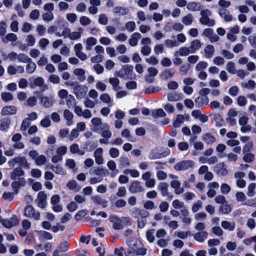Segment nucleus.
<instances>
[{"instance_id": "nucleus-29", "label": "nucleus", "mask_w": 256, "mask_h": 256, "mask_svg": "<svg viewBox=\"0 0 256 256\" xmlns=\"http://www.w3.org/2000/svg\"><path fill=\"white\" fill-rule=\"evenodd\" d=\"M142 38V35L138 32H134L128 40V43L132 46H135L138 44V40Z\"/></svg>"}, {"instance_id": "nucleus-30", "label": "nucleus", "mask_w": 256, "mask_h": 256, "mask_svg": "<svg viewBox=\"0 0 256 256\" xmlns=\"http://www.w3.org/2000/svg\"><path fill=\"white\" fill-rule=\"evenodd\" d=\"M186 8L190 11H199L202 8V6L200 2H190L187 4Z\"/></svg>"}, {"instance_id": "nucleus-1", "label": "nucleus", "mask_w": 256, "mask_h": 256, "mask_svg": "<svg viewBox=\"0 0 256 256\" xmlns=\"http://www.w3.org/2000/svg\"><path fill=\"white\" fill-rule=\"evenodd\" d=\"M128 248L125 252L126 256H144L146 250L142 246V242L136 239L130 238L127 242Z\"/></svg>"}, {"instance_id": "nucleus-15", "label": "nucleus", "mask_w": 256, "mask_h": 256, "mask_svg": "<svg viewBox=\"0 0 256 256\" xmlns=\"http://www.w3.org/2000/svg\"><path fill=\"white\" fill-rule=\"evenodd\" d=\"M22 228L20 229L18 231L19 234L22 237L25 236L28 234V230L31 228L30 222L27 220L24 219L22 222Z\"/></svg>"}, {"instance_id": "nucleus-12", "label": "nucleus", "mask_w": 256, "mask_h": 256, "mask_svg": "<svg viewBox=\"0 0 256 256\" xmlns=\"http://www.w3.org/2000/svg\"><path fill=\"white\" fill-rule=\"evenodd\" d=\"M18 223L19 220L18 216L16 215L12 216L10 218L3 220L2 222V226L8 228H12L18 224Z\"/></svg>"}, {"instance_id": "nucleus-22", "label": "nucleus", "mask_w": 256, "mask_h": 256, "mask_svg": "<svg viewBox=\"0 0 256 256\" xmlns=\"http://www.w3.org/2000/svg\"><path fill=\"white\" fill-rule=\"evenodd\" d=\"M64 118L66 120V124L70 126L74 124V114L68 110H64Z\"/></svg>"}, {"instance_id": "nucleus-18", "label": "nucleus", "mask_w": 256, "mask_h": 256, "mask_svg": "<svg viewBox=\"0 0 256 256\" xmlns=\"http://www.w3.org/2000/svg\"><path fill=\"white\" fill-rule=\"evenodd\" d=\"M172 206L175 209H180L181 214H187V208L184 206L183 202L178 199L174 200L172 202Z\"/></svg>"}, {"instance_id": "nucleus-5", "label": "nucleus", "mask_w": 256, "mask_h": 256, "mask_svg": "<svg viewBox=\"0 0 256 256\" xmlns=\"http://www.w3.org/2000/svg\"><path fill=\"white\" fill-rule=\"evenodd\" d=\"M82 28H80L78 31L71 32L70 30L68 27L64 28H63V36L64 38H68L71 40H76L80 38Z\"/></svg>"}, {"instance_id": "nucleus-44", "label": "nucleus", "mask_w": 256, "mask_h": 256, "mask_svg": "<svg viewBox=\"0 0 256 256\" xmlns=\"http://www.w3.org/2000/svg\"><path fill=\"white\" fill-rule=\"evenodd\" d=\"M26 63L27 64L26 66V72L29 74L34 72L36 68V65L35 62H32V59H30V60Z\"/></svg>"}, {"instance_id": "nucleus-3", "label": "nucleus", "mask_w": 256, "mask_h": 256, "mask_svg": "<svg viewBox=\"0 0 256 256\" xmlns=\"http://www.w3.org/2000/svg\"><path fill=\"white\" fill-rule=\"evenodd\" d=\"M200 14V18L199 20L202 24L208 26H212L215 24V20L210 18V16L212 15V12L210 10L208 9L202 10H201Z\"/></svg>"}, {"instance_id": "nucleus-37", "label": "nucleus", "mask_w": 256, "mask_h": 256, "mask_svg": "<svg viewBox=\"0 0 256 256\" xmlns=\"http://www.w3.org/2000/svg\"><path fill=\"white\" fill-rule=\"evenodd\" d=\"M107 166L112 171L111 176L114 177L118 173V170L116 169V165L112 160H110L107 162Z\"/></svg>"}, {"instance_id": "nucleus-26", "label": "nucleus", "mask_w": 256, "mask_h": 256, "mask_svg": "<svg viewBox=\"0 0 256 256\" xmlns=\"http://www.w3.org/2000/svg\"><path fill=\"white\" fill-rule=\"evenodd\" d=\"M17 108L13 106H8L4 107L1 112L2 116L12 115L16 112Z\"/></svg>"}, {"instance_id": "nucleus-64", "label": "nucleus", "mask_w": 256, "mask_h": 256, "mask_svg": "<svg viewBox=\"0 0 256 256\" xmlns=\"http://www.w3.org/2000/svg\"><path fill=\"white\" fill-rule=\"evenodd\" d=\"M256 184L251 183L248 186L247 195L250 197H252L255 194L254 190L256 188Z\"/></svg>"}, {"instance_id": "nucleus-41", "label": "nucleus", "mask_w": 256, "mask_h": 256, "mask_svg": "<svg viewBox=\"0 0 256 256\" xmlns=\"http://www.w3.org/2000/svg\"><path fill=\"white\" fill-rule=\"evenodd\" d=\"M183 24L186 26H190L194 22V16L192 14H188L184 16L182 18Z\"/></svg>"}, {"instance_id": "nucleus-27", "label": "nucleus", "mask_w": 256, "mask_h": 256, "mask_svg": "<svg viewBox=\"0 0 256 256\" xmlns=\"http://www.w3.org/2000/svg\"><path fill=\"white\" fill-rule=\"evenodd\" d=\"M24 174V172L20 168H16L11 172L10 176L12 180H16L23 178Z\"/></svg>"}, {"instance_id": "nucleus-25", "label": "nucleus", "mask_w": 256, "mask_h": 256, "mask_svg": "<svg viewBox=\"0 0 256 256\" xmlns=\"http://www.w3.org/2000/svg\"><path fill=\"white\" fill-rule=\"evenodd\" d=\"M208 237V233L206 231H200L194 235V238L199 242H202Z\"/></svg>"}, {"instance_id": "nucleus-10", "label": "nucleus", "mask_w": 256, "mask_h": 256, "mask_svg": "<svg viewBox=\"0 0 256 256\" xmlns=\"http://www.w3.org/2000/svg\"><path fill=\"white\" fill-rule=\"evenodd\" d=\"M194 163L192 160H184L177 163L174 166L176 170H185L194 167Z\"/></svg>"}, {"instance_id": "nucleus-33", "label": "nucleus", "mask_w": 256, "mask_h": 256, "mask_svg": "<svg viewBox=\"0 0 256 256\" xmlns=\"http://www.w3.org/2000/svg\"><path fill=\"white\" fill-rule=\"evenodd\" d=\"M17 40V36L14 33H8L2 38V42L5 44H7L8 42H15Z\"/></svg>"}, {"instance_id": "nucleus-50", "label": "nucleus", "mask_w": 256, "mask_h": 256, "mask_svg": "<svg viewBox=\"0 0 256 256\" xmlns=\"http://www.w3.org/2000/svg\"><path fill=\"white\" fill-rule=\"evenodd\" d=\"M167 98L170 102H176L180 99V96L176 92H171L168 94Z\"/></svg>"}, {"instance_id": "nucleus-8", "label": "nucleus", "mask_w": 256, "mask_h": 256, "mask_svg": "<svg viewBox=\"0 0 256 256\" xmlns=\"http://www.w3.org/2000/svg\"><path fill=\"white\" fill-rule=\"evenodd\" d=\"M73 89L74 93L78 99L84 98L88 91V86L84 84H76Z\"/></svg>"}, {"instance_id": "nucleus-38", "label": "nucleus", "mask_w": 256, "mask_h": 256, "mask_svg": "<svg viewBox=\"0 0 256 256\" xmlns=\"http://www.w3.org/2000/svg\"><path fill=\"white\" fill-rule=\"evenodd\" d=\"M204 52L206 58H212L214 52V46L212 44L207 45L204 49Z\"/></svg>"}, {"instance_id": "nucleus-52", "label": "nucleus", "mask_w": 256, "mask_h": 256, "mask_svg": "<svg viewBox=\"0 0 256 256\" xmlns=\"http://www.w3.org/2000/svg\"><path fill=\"white\" fill-rule=\"evenodd\" d=\"M54 26L56 28V36L58 37L63 36V35H62L63 34V28H67V26H65L62 22H58L57 24L54 25Z\"/></svg>"}, {"instance_id": "nucleus-24", "label": "nucleus", "mask_w": 256, "mask_h": 256, "mask_svg": "<svg viewBox=\"0 0 256 256\" xmlns=\"http://www.w3.org/2000/svg\"><path fill=\"white\" fill-rule=\"evenodd\" d=\"M189 119L188 116H184L182 114H178L176 116V118L173 122V126L174 128H179L182 124H183L186 120H188Z\"/></svg>"}, {"instance_id": "nucleus-34", "label": "nucleus", "mask_w": 256, "mask_h": 256, "mask_svg": "<svg viewBox=\"0 0 256 256\" xmlns=\"http://www.w3.org/2000/svg\"><path fill=\"white\" fill-rule=\"evenodd\" d=\"M209 102L208 96H200L195 100V103L199 107L206 106Z\"/></svg>"}, {"instance_id": "nucleus-49", "label": "nucleus", "mask_w": 256, "mask_h": 256, "mask_svg": "<svg viewBox=\"0 0 256 256\" xmlns=\"http://www.w3.org/2000/svg\"><path fill=\"white\" fill-rule=\"evenodd\" d=\"M97 40L94 37L88 38L86 40V50H90L92 47L96 44Z\"/></svg>"}, {"instance_id": "nucleus-42", "label": "nucleus", "mask_w": 256, "mask_h": 256, "mask_svg": "<svg viewBox=\"0 0 256 256\" xmlns=\"http://www.w3.org/2000/svg\"><path fill=\"white\" fill-rule=\"evenodd\" d=\"M151 114L154 118H158L164 117L166 113L162 108H158L152 110Z\"/></svg>"}, {"instance_id": "nucleus-39", "label": "nucleus", "mask_w": 256, "mask_h": 256, "mask_svg": "<svg viewBox=\"0 0 256 256\" xmlns=\"http://www.w3.org/2000/svg\"><path fill=\"white\" fill-rule=\"evenodd\" d=\"M114 12L118 16H125L128 12V8L123 6H115L114 8Z\"/></svg>"}, {"instance_id": "nucleus-45", "label": "nucleus", "mask_w": 256, "mask_h": 256, "mask_svg": "<svg viewBox=\"0 0 256 256\" xmlns=\"http://www.w3.org/2000/svg\"><path fill=\"white\" fill-rule=\"evenodd\" d=\"M108 81L114 91H118L121 89V88L120 86V80L118 78H111L109 79Z\"/></svg>"}, {"instance_id": "nucleus-60", "label": "nucleus", "mask_w": 256, "mask_h": 256, "mask_svg": "<svg viewBox=\"0 0 256 256\" xmlns=\"http://www.w3.org/2000/svg\"><path fill=\"white\" fill-rule=\"evenodd\" d=\"M156 169L158 170L156 172V177L159 180H164L167 177V174L164 171L160 170V168L156 166Z\"/></svg>"}, {"instance_id": "nucleus-51", "label": "nucleus", "mask_w": 256, "mask_h": 256, "mask_svg": "<svg viewBox=\"0 0 256 256\" xmlns=\"http://www.w3.org/2000/svg\"><path fill=\"white\" fill-rule=\"evenodd\" d=\"M219 210L221 213L228 214L231 212L232 207L230 205L228 204V202H226L220 206Z\"/></svg>"}, {"instance_id": "nucleus-59", "label": "nucleus", "mask_w": 256, "mask_h": 256, "mask_svg": "<svg viewBox=\"0 0 256 256\" xmlns=\"http://www.w3.org/2000/svg\"><path fill=\"white\" fill-rule=\"evenodd\" d=\"M166 46L168 48H172L179 46L180 44L176 40L167 39L164 41Z\"/></svg>"}, {"instance_id": "nucleus-53", "label": "nucleus", "mask_w": 256, "mask_h": 256, "mask_svg": "<svg viewBox=\"0 0 256 256\" xmlns=\"http://www.w3.org/2000/svg\"><path fill=\"white\" fill-rule=\"evenodd\" d=\"M66 104L69 108H72L76 106V100L74 96L72 94H70L69 96L66 99Z\"/></svg>"}, {"instance_id": "nucleus-2", "label": "nucleus", "mask_w": 256, "mask_h": 256, "mask_svg": "<svg viewBox=\"0 0 256 256\" xmlns=\"http://www.w3.org/2000/svg\"><path fill=\"white\" fill-rule=\"evenodd\" d=\"M110 220L112 223V228L116 230H122L124 226L130 224L129 218L127 217H118L112 214L110 216Z\"/></svg>"}, {"instance_id": "nucleus-28", "label": "nucleus", "mask_w": 256, "mask_h": 256, "mask_svg": "<svg viewBox=\"0 0 256 256\" xmlns=\"http://www.w3.org/2000/svg\"><path fill=\"white\" fill-rule=\"evenodd\" d=\"M190 54H192V50H190V47H182L180 48L178 50H177L174 52V56H177L178 55L180 56H187Z\"/></svg>"}, {"instance_id": "nucleus-36", "label": "nucleus", "mask_w": 256, "mask_h": 256, "mask_svg": "<svg viewBox=\"0 0 256 256\" xmlns=\"http://www.w3.org/2000/svg\"><path fill=\"white\" fill-rule=\"evenodd\" d=\"M202 46V44L200 41L196 39L191 42L190 48L192 50V53L194 54L198 50L201 48Z\"/></svg>"}, {"instance_id": "nucleus-55", "label": "nucleus", "mask_w": 256, "mask_h": 256, "mask_svg": "<svg viewBox=\"0 0 256 256\" xmlns=\"http://www.w3.org/2000/svg\"><path fill=\"white\" fill-rule=\"evenodd\" d=\"M190 68V64H184L182 65L178 69V72L181 75H185Z\"/></svg>"}, {"instance_id": "nucleus-54", "label": "nucleus", "mask_w": 256, "mask_h": 256, "mask_svg": "<svg viewBox=\"0 0 256 256\" xmlns=\"http://www.w3.org/2000/svg\"><path fill=\"white\" fill-rule=\"evenodd\" d=\"M98 133H100L102 136L105 138L109 139L112 137V134L110 130V126L108 124L107 126H106L102 131Z\"/></svg>"}, {"instance_id": "nucleus-21", "label": "nucleus", "mask_w": 256, "mask_h": 256, "mask_svg": "<svg viewBox=\"0 0 256 256\" xmlns=\"http://www.w3.org/2000/svg\"><path fill=\"white\" fill-rule=\"evenodd\" d=\"M170 184L171 187L174 189V192L176 194H180L184 192V189L183 188L180 187L181 184L178 180H172Z\"/></svg>"}, {"instance_id": "nucleus-43", "label": "nucleus", "mask_w": 256, "mask_h": 256, "mask_svg": "<svg viewBox=\"0 0 256 256\" xmlns=\"http://www.w3.org/2000/svg\"><path fill=\"white\" fill-rule=\"evenodd\" d=\"M158 188L160 191L161 194L162 196H166L168 195V184L166 182H160L158 186Z\"/></svg>"}, {"instance_id": "nucleus-23", "label": "nucleus", "mask_w": 256, "mask_h": 256, "mask_svg": "<svg viewBox=\"0 0 256 256\" xmlns=\"http://www.w3.org/2000/svg\"><path fill=\"white\" fill-rule=\"evenodd\" d=\"M214 169L217 173L220 176H224L228 174V170L224 162L218 163L215 166Z\"/></svg>"}, {"instance_id": "nucleus-46", "label": "nucleus", "mask_w": 256, "mask_h": 256, "mask_svg": "<svg viewBox=\"0 0 256 256\" xmlns=\"http://www.w3.org/2000/svg\"><path fill=\"white\" fill-rule=\"evenodd\" d=\"M10 120L8 118H4L0 122V130L2 131H8L10 128Z\"/></svg>"}, {"instance_id": "nucleus-47", "label": "nucleus", "mask_w": 256, "mask_h": 256, "mask_svg": "<svg viewBox=\"0 0 256 256\" xmlns=\"http://www.w3.org/2000/svg\"><path fill=\"white\" fill-rule=\"evenodd\" d=\"M90 172L91 174L96 176L98 177H102V178L105 176L104 170L100 168H96L91 169L90 170Z\"/></svg>"}, {"instance_id": "nucleus-13", "label": "nucleus", "mask_w": 256, "mask_h": 256, "mask_svg": "<svg viewBox=\"0 0 256 256\" xmlns=\"http://www.w3.org/2000/svg\"><path fill=\"white\" fill-rule=\"evenodd\" d=\"M46 194L44 192L41 191L38 193L36 199V202L38 207L41 208H45L46 204Z\"/></svg>"}, {"instance_id": "nucleus-17", "label": "nucleus", "mask_w": 256, "mask_h": 256, "mask_svg": "<svg viewBox=\"0 0 256 256\" xmlns=\"http://www.w3.org/2000/svg\"><path fill=\"white\" fill-rule=\"evenodd\" d=\"M35 86L40 87L42 92L48 90V86L44 84V80L41 77H38L34 80V84H31V87L34 88Z\"/></svg>"}, {"instance_id": "nucleus-20", "label": "nucleus", "mask_w": 256, "mask_h": 256, "mask_svg": "<svg viewBox=\"0 0 256 256\" xmlns=\"http://www.w3.org/2000/svg\"><path fill=\"white\" fill-rule=\"evenodd\" d=\"M91 200L94 203L101 206L103 208H106L108 205V200L97 195L92 196Z\"/></svg>"}, {"instance_id": "nucleus-7", "label": "nucleus", "mask_w": 256, "mask_h": 256, "mask_svg": "<svg viewBox=\"0 0 256 256\" xmlns=\"http://www.w3.org/2000/svg\"><path fill=\"white\" fill-rule=\"evenodd\" d=\"M91 122L92 124V130L96 132L102 131L108 125L106 123L102 122V120L99 118H92L91 120Z\"/></svg>"}, {"instance_id": "nucleus-19", "label": "nucleus", "mask_w": 256, "mask_h": 256, "mask_svg": "<svg viewBox=\"0 0 256 256\" xmlns=\"http://www.w3.org/2000/svg\"><path fill=\"white\" fill-rule=\"evenodd\" d=\"M218 14L226 22H230L232 21L233 17L230 12L225 8H220L218 9Z\"/></svg>"}, {"instance_id": "nucleus-32", "label": "nucleus", "mask_w": 256, "mask_h": 256, "mask_svg": "<svg viewBox=\"0 0 256 256\" xmlns=\"http://www.w3.org/2000/svg\"><path fill=\"white\" fill-rule=\"evenodd\" d=\"M175 74V70L172 68H166L161 74L162 79L168 80L172 78Z\"/></svg>"}, {"instance_id": "nucleus-6", "label": "nucleus", "mask_w": 256, "mask_h": 256, "mask_svg": "<svg viewBox=\"0 0 256 256\" xmlns=\"http://www.w3.org/2000/svg\"><path fill=\"white\" fill-rule=\"evenodd\" d=\"M24 215L26 217L32 218L36 220H40V212L36 211L31 205H28L25 207Z\"/></svg>"}, {"instance_id": "nucleus-9", "label": "nucleus", "mask_w": 256, "mask_h": 256, "mask_svg": "<svg viewBox=\"0 0 256 256\" xmlns=\"http://www.w3.org/2000/svg\"><path fill=\"white\" fill-rule=\"evenodd\" d=\"M54 97L53 95H42L40 98V104L45 108L52 107L54 106Z\"/></svg>"}, {"instance_id": "nucleus-31", "label": "nucleus", "mask_w": 256, "mask_h": 256, "mask_svg": "<svg viewBox=\"0 0 256 256\" xmlns=\"http://www.w3.org/2000/svg\"><path fill=\"white\" fill-rule=\"evenodd\" d=\"M74 74L77 76L78 80L80 82H84L86 80L85 70L81 68H77L74 70Z\"/></svg>"}, {"instance_id": "nucleus-61", "label": "nucleus", "mask_w": 256, "mask_h": 256, "mask_svg": "<svg viewBox=\"0 0 256 256\" xmlns=\"http://www.w3.org/2000/svg\"><path fill=\"white\" fill-rule=\"evenodd\" d=\"M202 139L207 144H212L216 141V138L209 133L204 134Z\"/></svg>"}, {"instance_id": "nucleus-14", "label": "nucleus", "mask_w": 256, "mask_h": 256, "mask_svg": "<svg viewBox=\"0 0 256 256\" xmlns=\"http://www.w3.org/2000/svg\"><path fill=\"white\" fill-rule=\"evenodd\" d=\"M144 188L141 183L138 181H134L129 186L128 190L132 194H136L144 191Z\"/></svg>"}, {"instance_id": "nucleus-62", "label": "nucleus", "mask_w": 256, "mask_h": 256, "mask_svg": "<svg viewBox=\"0 0 256 256\" xmlns=\"http://www.w3.org/2000/svg\"><path fill=\"white\" fill-rule=\"evenodd\" d=\"M26 42L28 46H32L36 44V38L32 34H28L27 36Z\"/></svg>"}, {"instance_id": "nucleus-35", "label": "nucleus", "mask_w": 256, "mask_h": 256, "mask_svg": "<svg viewBox=\"0 0 256 256\" xmlns=\"http://www.w3.org/2000/svg\"><path fill=\"white\" fill-rule=\"evenodd\" d=\"M100 100L107 104L108 107H112L113 106L112 100L110 95L107 93H104L100 96Z\"/></svg>"}, {"instance_id": "nucleus-4", "label": "nucleus", "mask_w": 256, "mask_h": 256, "mask_svg": "<svg viewBox=\"0 0 256 256\" xmlns=\"http://www.w3.org/2000/svg\"><path fill=\"white\" fill-rule=\"evenodd\" d=\"M133 66L131 65H124L117 72L116 76L124 79L134 78L135 74L132 73Z\"/></svg>"}, {"instance_id": "nucleus-40", "label": "nucleus", "mask_w": 256, "mask_h": 256, "mask_svg": "<svg viewBox=\"0 0 256 256\" xmlns=\"http://www.w3.org/2000/svg\"><path fill=\"white\" fill-rule=\"evenodd\" d=\"M221 226L224 230L233 231L235 228V223L227 220H222L221 222Z\"/></svg>"}, {"instance_id": "nucleus-58", "label": "nucleus", "mask_w": 256, "mask_h": 256, "mask_svg": "<svg viewBox=\"0 0 256 256\" xmlns=\"http://www.w3.org/2000/svg\"><path fill=\"white\" fill-rule=\"evenodd\" d=\"M242 159L244 162L247 163H250L252 162L254 160V155L250 152H246L244 154Z\"/></svg>"}, {"instance_id": "nucleus-56", "label": "nucleus", "mask_w": 256, "mask_h": 256, "mask_svg": "<svg viewBox=\"0 0 256 256\" xmlns=\"http://www.w3.org/2000/svg\"><path fill=\"white\" fill-rule=\"evenodd\" d=\"M30 58H29L26 54L24 53H20L18 54L17 60L20 62L26 63L30 60Z\"/></svg>"}, {"instance_id": "nucleus-57", "label": "nucleus", "mask_w": 256, "mask_h": 256, "mask_svg": "<svg viewBox=\"0 0 256 256\" xmlns=\"http://www.w3.org/2000/svg\"><path fill=\"white\" fill-rule=\"evenodd\" d=\"M50 170L54 172L56 174H58L64 175L65 174V171L62 166L59 165L51 166L50 167Z\"/></svg>"}, {"instance_id": "nucleus-63", "label": "nucleus", "mask_w": 256, "mask_h": 256, "mask_svg": "<svg viewBox=\"0 0 256 256\" xmlns=\"http://www.w3.org/2000/svg\"><path fill=\"white\" fill-rule=\"evenodd\" d=\"M214 118L216 122L217 126H220L222 125L224 120L222 116L220 114H216L214 115Z\"/></svg>"}, {"instance_id": "nucleus-16", "label": "nucleus", "mask_w": 256, "mask_h": 256, "mask_svg": "<svg viewBox=\"0 0 256 256\" xmlns=\"http://www.w3.org/2000/svg\"><path fill=\"white\" fill-rule=\"evenodd\" d=\"M103 152L104 150L102 148H96L94 152V157L96 163L98 165H101L104 164Z\"/></svg>"}, {"instance_id": "nucleus-11", "label": "nucleus", "mask_w": 256, "mask_h": 256, "mask_svg": "<svg viewBox=\"0 0 256 256\" xmlns=\"http://www.w3.org/2000/svg\"><path fill=\"white\" fill-rule=\"evenodd\" d=\"M14 182L12 183L11 186L15 194L18 193L19 189L26 184V180L24 178H20L16 180H12Z\"/></svg>"}, {"instance_id": "nucleus-48", "label": "nucleus", "mask_w": 256, "mask_h": 256, "mask_svg": "<svg viewBox=\"0 0 256 256\" xmlns=\"http://www.w3.org/2000/svg\"><path fill=\"white\" fill-rule=\"evenodd\" d=\"M241 85L242 88L252 90L256 87V82L253 80H248L247 82H242Z\"/></svg>"}]
</instances>
